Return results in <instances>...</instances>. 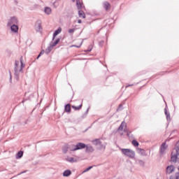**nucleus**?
I'll return each mask as SVG.
<instances>
[{
    "instance_id": "ddd939ff",
    "label": "nucleus",
    "mask_w": 179,
    "mask_h": 179,
    "mask_svg": "<svg viewBox=\"0 0 179 179\" xmlns=\"http://www.w3.org/2000/svg\"><path fill=\"white\" fill-rule=\"evenodd\" d=\"M136 151L138 155H141V156H148V154H146V151H145V150L142 148H137Z\"/></svg>"
},
{
    "instance_id": "72a5a7b5",
    "label": "nucleus",
    "mask_w": 179,
    "mask_h": 179,
    "mask_svg": "<svg viewBox=\"0 0 179 179\" xmlns=\"http://www.w3.org/2000/svg\"><path fill=\"white\" fill-rule=\"evenodd\" d=\"M41 57V54H39L38 55V57H36V59H38V58H40Z\"/></svg>"
},
{
    "instance_id": "4c0bfd02",
    "label": "nucleus",
    "mask_w": 179,
    "mask_h": 179,
    "mask_svg": "<svg viewBox=\"0 0 179 179\" xmlns=\"http://www.w3.org/2000/svg\"><path fill=\"white\" fill-rule=\"evenodd\" d=\"M129 86H134V85H127L126 87H129Z\"/></svg>"
},
{
    "instance_id": "1a4fd4ad",
    "label": "nucleus",
    "mask_w": 179,
    "mask_h": 179,
    "mask_svg": "<svg viewBox=\"0 0 179 179\" xmlns=\"http://www.w3.org/2000/svg\"><path fill=\"white\" fill-rule=\"evenodd\" d=\"M117 131H124V132H127V123L123 121L117 129Z\"/></svg>"
},
{
    "instance_id": "79ce46f5",
    "label": "nucleus",
    "mask_w": 179,
    "mask_h": 179,
    "mask_svg": "<svg viewBox=\"0 0 179 179\" xmlns=\"http://www.w3.org/2000/svg\"><path fill=\"white\" fill-rule=\"evenodd\" d=\"M0 41H1V38H0Z\"/></svg>"
},
{
    "instance_id": "a878e982",
    "label": "nucleus",
    "mask_w": 179,
    "mask_h": 179,
    "mask_svg": "<svg viewBox=\"0 0 179 179\" xmlns=\"http://www.w3.org/2000/svg\"><path fill=\"white\" fill-rule=\"evenodd\" d=\"M82 106H83V104L80 103V105L78 106H72L71 107H72V108H73L74 110H80V108H82Z\"/></svg>"
},
{
    "instance_id": "c756f323",
    "label": "nucleus",
    "mask_w": 179,
    "mask_h": 179,
    "mask_svg": "<svg viewBox=\"0 0 179 179\" xmlns=\"http://www.w3.org/2000/svg\"><path fill=\"white\" fill-rule=\"evenodd\" d=\"M176 155L177 156H179V148L176 146Z\"/></svg>"
},
{
    "instance_id": "20e7f679",
    "label": "nucleus",
    "mask_w": 179,
    "mask_h": 179,
    "mask_svg": "<svg viewBox=\"0 0 179 179\" xmlns=\"http://www.w3.org/2000/svg\"><path fill=\"white\" fill-rule=\"evenodd\" d=\"M121 152L124 156L129 157L130 159H134L135 157V151L131 149L122 148Z\"/></svg>"
},
{
    "instance_id": "b1692460",
    "label": "nucleus",
    "mask_w": 179,
    "mask_h": 179,
    "mask_svg": "<svg viewBox=\"0 0 179 179\" xmlns=\"http://www.w3.org/2000/svg\"><path fill=\"white\" fill-rule=\"evenodd\" d=\"M136 163L140 166H145V162H143L142 159H137Z\"/></svg>"
},
{
    "instance_id": "f704fd0d",
    "label": "nucleus",
    "mask_w": 179,
    "mask_h": 179,
    "mask_svg": "<svg viewBox=\"0 0 179 179\" xmlns=\"http://www.w3.org/2000/svg\"><path fill=\"white\" fill-rule=\"evenodd\" d=\"M121 107H122V105L119 106V108H117V110H120L121 108Z\"/></svg>"
},
{
    "instance_id": "473e14b6",
    "label": "nucleus",
    "mask_w": 179,
    "mask_h": 179,
    "mask_svg": "<svg viewBox=\"0 0 179 179\" xmlns=\"http://www.w3.org/2000/svg\"><path fill=\"white\" fill-rule=\"evenodd\" d=\"M92 46H90V48L85 51V52H90V51H92Z\"/></svg>"
},
{
    "instance_id": "7ed1b4c3",
    "label": "nucleus",
    "mask_w": 179,
    "mask_h": 179,
    "mask_svg": "<svg viewBox=\"0 0 179 179\" xmlns=\"http://www.w3.org/2000/svg\"><path fill=\"white\" fill-rule=\"evenodd\" d=\"M72 2H75L76 1V6L78 8V16L79 17H82L83 19H85L86 17V15H85V12L83 10H80L83 6V2L82 0H71Z\"/></svg>"
},
{
    "instance_id": "393cba45",
    "label": "nucleus",
    "mask_w": 179,
    "mask_h": 179,
    "mask_svg": "<svg viewBox=\"0 0 179 179\" xmlns=\"http://www.w3.org/2000/svg\"><path fill=\"white\" fill-rule=\"evenodd\" d=\"M65 111L66 113H71V105L66 104L65 106Z\"/></svg>"
},
{
    "instance_id": "58836bf2",
    "label": "nucleus",
    "mask_w": 179,
    "mask_h": 179,
    "mask_svg": "<svg viewBox=\"0 0 179 179\" xmlns=\"http://www.w3.org/2000/svg\"><path fill=\"white\" fill-rule=\"evenodd\" d=\"M126 132H127V136H129V133L128 131H126Z\"/></svg>"
},
{
    "instance_id": "2eb2a0df",
    "label": "nucleus",
    "mask_w": 179,
    "mask_h": 179,
    "mask_svg": "<svg viewBox=\"0 0 179 179\" xmlns=\"http://www.w3.org/2000/svg\"><path fill=\"white\" fill-rule=\"evenodd\" d=\"M174 171V166L171 165L166 167V174H171Z\"/></svg>"
},
{
    "instance_id": "9d476101",
    "label": "nucleus",
    "mask_w": 179,
    "mask_h": 179,
    "mask_svg": "<svg viewBox=\"0 0 179 179\" xmlns=\"http://www.w3.org/2000/svg\"><path fill=\"white\" fill-rule=\"evenodd\" d=\"M9 27L12 33H17L19 31V26H17V24L11 25Z\"/></svg>"
},
{
    "instance_id": "7c9ffc66",
    "label": "nucleus",
    "mask_w": 179,
    "mask_h": 179,
    "mask_svg": "<svg viewBox=\"0 0 179 179\" xmlns=\"http://www.w3.org/2000/svg\"><path fill=\"white\" fill-rule=\"evenodd\" d=\"M74 31H75V29H69V33H70V34H72V33H73Z\"/></svg>"
},
{
    "instance_id": "4468645a",
    "label": "nucleus",
    "mask_w": 179,
    "mask_h": 179,
    "mask_svg": "<svg viewBox=\"0 0 179 179\" xmlns=\"http://www.w3.org/2000/svg\"><path fill=\"white\" fill-rule=\"evenodd\" d=\"M61 31H62V29L61 27H59L56 31H55L52 40H55V37H57V36H58Z\"/></svg>"
},
{
    "instance_id": "c9c22d12",
    "label": "nucleus",
    "mask_w": 179,
    "mask_h": 179,
    "mask_svg": "<svg viewBox=\"0 0 179 179\" xmlns=\"http://www.w3.org/2000/svg\"><path fill=\"white\" fill-rule=\"evenodd\" d=\"M40 54H41V55H43V54H44V50H43V51H41V52H40Z\"/></svg>"
},
{
    "instance_id": "e433bc0d",
    "label": "nucleus",
    "mask_w": 179,
    "mask_h": 179,
    "mask_svg": "<svg viewBox=\"0 0 179 179\" xmlns=\"http://www.w3.org/2000/svg\"><path fill=\"white\" fill-rule=\"evenodd\" d=\"M78 23H82V20H78Z\"/></svg>"
},
{
    "instance_id": "f03ea898",
    "label": "nucleus",
    "mask_w": 179,
    "mask_h": 179,
    "mask_svg": "<svg viewBox=\"0 0 179 179\" xmlns=\"http://www.w3.org/2000/svg\"><path fill=\"white\" fill-rule=\"evenodd\" d=\"M23 68H24V64L23 63V59H22L21 57L20 62L16 60L15 63L14 75L16 80H19V76L21 73H23Z\"/></svg>"
},
{
    "instance_id": "f8f14e48",
    "label": "nucleus",
    "mask_w": 179,
    "mask_h": 179,
    "mask_svg": "<svg viewBox=\"0 0 179 179\" xmlns=\"http://www.w3.org/2000/svg\"><path fill=\"white\" fill-rule=\"evenodd\" d=\"M41 22L40 21H37L35 24V30L36 31H41Z\"/></svg>"
},
{
    "instance_id": "c85d7f7f",
    "label": "nucleus",
    "mask_w": 179,
    "mask_h": 179,
    "mask_svg": "<svg viewBox=\"0 0 179 179\" xmlns=\"http://www.w3.org/2000/svg\"><path fill=\"white\" fill-rule=\"evenodd\" d=\"M92 169H93V166H89L85 171H83V173H87V171H89L90 170H92Z\"/></svg>"
},
{
    "instance_id": "39448f33",
    "label": "nucleus",
    "mask_w": 179,
    "mask_h": 179,
    "mask_svg": "<svg viewBox=\"0 0 179 179\" xmlns=\"http://www.w3.org/2000/svg\"><path fill=\"white\" fill-rule=\"evenodd\" d=\"M19 24V20L16 17H11L7 20V27Z\"/></svg>"
},
{
    "instance_id": "9b49d317",
    "label": "nucleus",
    "mask_w": 179,
    "mask_h": 179,
    "mask_svg": "<svg viewBox=\"0 0 179 179\" xmlns=\"http://www.w3.org/2000/svg\"><path fill=\"white\" fill-rule=\"evenodd\" d=\"M66 162H68L69 163H76L78 162V159L72 157H67L65 159Z\"/></svg>"
},
{
    "instance_id": "bb28decb",
    "label": "nucleus",
    "mask_w": 179,
    "mask_h": 179,
    "mask_svg": "<svg viewBox=\"0 0 179 179\" xmlns=\"http://www.w3.org/2000/svg\"><path fill=\"white\" fill-rule=\"evenodd\" d=\"M132 145H134L136 148V147L139 146V143H138L136 141V140H133L132 141Z\"/></svg>"
},
{
    "instance_id": "6e6552de",
    "label": "nucleus",
    "mask_w": 179,
    "mask_h": 179,
    "mask_svg": "<svg viewBox=\"0 0 179 179\" xmlns=\"http://www.w3.org/2000/svg\"><path fill=\"white\" fill-rule=\"evenodd\" d=\"M168 146L166 145V143H163L159 149L160 155H164L166 153V150H167Z\"/></svg>"
},
{
    "instance_id": "aec40b11",
    "label": "nucleus",
    "mask_w": 179,
    "mask_h": 179,
    "mask_svg": "<svg viewBox=\"0 0 179 179\" xmlns=\"http://www.w3.org/2000/svg\"><path fill=\"white\" fill-rule=\"evenodd\" d=\"M103 7L104 8V9H106V10H108V9H110V3L107 1L103 2Z\"/></svg>"
},
{
    "instance_id": "dca6fc26",
    "label": "nucleus",
    "mask_w": 179,
    "mask_h": 179,
    "mask_svg": "<svg viewBox=\"0 0 179 179\" xmlns=\"http://www.w3.org/2000/svg\"><path fill=\"white\" fill-rule=\"evenodd\" d=\"M52 3L54 8H58L59 6V3H61V0H52Z\"/></svg>"
},
{
    "instance_id": "f257e3e1",
    "label": "nucleus",
    "mask_w": 179,
    "mask_h": 179,
    "mask_svg": "<svg viewBox=\"0 0 179 179\" xmlns=\"http://www.w3.org/2000/svg\"><path fill=\"white\" fill-rule=\"evenodd\" d=\"M86 148L87 153H92L94 152V148L90 145H87L83 143H78L77 144H73L70 148L71 152H76V150H81V149H85Z\"/></svg>"
},
{
    "instance_id": "a19ab883",
    "label": "nucleus",
    "mask_w": 179,
    "mask_h": 179,
    "mask_svg": "<svg viewBox=\"0 0 179 179\" xmlns=\"http://www.w3.org/2000/svg\"><path fill=\"white\" fill-rule=\"evenodd\" d=\"M22 103H24V101H22Z\"/></svg>"
},
{
    "instance_id": "0eeeda50",
    "label": "nucleus",
    "mask_w": 179,
    "mask_h": 179,
    "mask_svg": "<svg viewBox=\"0 0 179 179\" xmlns=\"http://www.w3.org/2000/svg\"><path fill=\"white\" fill-rule=\"evenodd\" d=\"M92 143L96 146H101V148H99L100 150L106 149V145H101V141H100V139H95L92 141Z\"/></svg>"
},
{
    "instance_id": "423d86ee",
    "label": "nucleus",
    "mask_w": 179,
    "mask_h": 179,
    "mask_svg": "<svg viewBox=\"0 0 179 179\" xmlns=\"http://www.w3.org/2000/svg\"><path fill=\"white\" fill-rule=\"evenodd\" d=\"M59 41H61V39L59 38H58L57 39H56V41L55 42H52L50 43V45L48 48V52H51L52 50V48H54V47H55V45H57V44H58V43H59Z\"/></svg>"
},
{
    "instance_id": "5701e85b",
    "label": "nucleus",
    "mask_w": 179,
    "mask_h": 179,
    "mask_svg": "<svg viewBox=\"0 0 179 179\" xmlns=\"http://www.w3.org/2000/svg\"><path fill=\"white\" fill-rule=\"evenodd\" d=\"M23 157V151H19L16 155V159H22Z\"/></svg>"
},
{
    "instance_id": "cd10ccee",
    "label": "nucleus",
    "mask_w": 179,
    "mask_h": 179,
    "mask_svg": "<svg viewBox=\"0 0 179 179\" xmlns=\"http://www.w3.org/2000/svg\"><path fill=\"white\" fill-rule=\"evenodd\" d=\"M82 44H83V41H81V43H80L79 45H73L71 47H76V48H80V47L82 46Z\"/></svg>"
},
{
    "instance_id": "ea45409f",
    "label": "nucleus",
    "mask_w": 179,
    "mask_h": 179,
    "mask_svg": "<svg viewBox=\"0 0 179 179\" xmlns=\"http://www.w3.org/2000/svg\"><path fill=\"white\" fill-rule=\"evenodd\" d=\"M86 113H89V108H87V112H86Z\"/></svg>"
},
{
    "instance_id": "412c9836",
    "label": "nucleus",
    "mask_w": 179,
    "mask_h": 179,
    "mask_svg": "<svg viewBox=\"0 0 179 179\" xmlns=\"http://www.w3.org/2000/svg\"><path fill=\"white\" fill-rule=\"evenodd\" d=\"M164 113H165V115H166V120L167 121H170V120H171V118L170 117V113H169V111H167V108H164Z\"/></svg>"
},
{
    "instance_id": "4be33fe9",
    "label": "nucleus",
    "mask_w": 179,
    "mask_h": 179,
    "mask_svg": "<svg viewBox=\"0 0 179 179\" xmlns=\"http://www.w3.org/2000/svg\"><path fill=\"white\" fill-rule=\"evenodd\" d=\"M178 155L174 154L171 155V162H173V163H176V162H177V159H178Z\"/></svg>"
},
{
    "instance_id": "a211bd4d",
    "label": "nucleus",
    "mask_w": 179,
    "mask_h": 179,
    "mask_svg": "<svg viewBox=\"0 0 179 179\" xmlns=\"http://www.w3.org/2000/svg\"><path fill=\"white\" fill-rule=\"evenodd\" d=\"M51 8L50 7H45L44 8V13H45V15H51Z\"/></svg>"
},
{
    "instance_id": "2f4dec72",
    "label": "nucleus",
    "mask_w": 179,
    "mask_h": 179,
    "mask_svg": "<svg viewBox=\"0 0 179 179\" xmlns=\"http://www.w3.org/2000/svg\"><path fill=\"white\" fill-rule=\"evenodd\" d=\"M9 75H10V83H12V73L9 71Z\"/></svg>"
},
{
    "instance_id": "f3484780",
    "label": "nucleus",
    "mask_w": 179,
    "mask_h": 179,
    "mask_svg": "<svg viewBox=\"0 0 179 179\" xmlns=\"http://www.w3.org/2000/svg\"><path fill=\"white\" fill-rule=\"evenodd\" d=\"M71 174H72V171H71V170H66L63 173V176L64 177H69V176H71Z\"/></svg>"
},
{
    "instance_id": "6ab92c4d",
    "label": "nucleus",
    "mask_w": 179,
    "mask_h": 179,
    "mask_svg": "<svg viewBox=\"0 0 179 179\" xmlns=\"http://www.w3.org/2000/svg\"><path fill=\"white\" fill-rule=\"evenodd\" d=\"M71 146H72V145H70V147H69L68 145H64L62 148L63 153L66 154V152H68V149H69V150H71Z\"/></svg>"
}]
</instances>
